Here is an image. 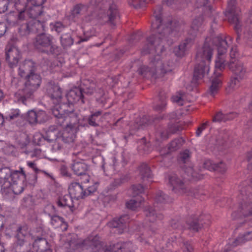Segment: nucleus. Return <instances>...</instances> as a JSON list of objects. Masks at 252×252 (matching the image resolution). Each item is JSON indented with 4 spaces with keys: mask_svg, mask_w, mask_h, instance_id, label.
<instances>
[{
    "mask_svg": "<svg viewBox=\"0 0 252 252\" xmlns=\"http://www.w3.org/2000/svg\"><path fill=\"white\" fill-rule=\"evenodd\" d=\"M162 8L160 5L157 7L154 12L155 21L152 24L153 32H155L147 39V43L141 49V53L146 55L151 53H157L155 57L157 77H162L171 72L173 66L169 62L162 63L160 60L159 54L164 50L162 44L167 34L170 31V28L165 27L162 24L161 17Z\"/></svg>",
    "mask_w": 252,
    "mask_h": 252,
    "instance_id": "obj_1",
    "label": "nucleus"
},
{
    "mask_svg": "<svg viewBox=\"0 0 252 252\" xmlns=\"http://www.w3.org/2000/svg\"><path fill=\"white\" fill-rule=\"evenodd\" d=\"M212 55L213 49L206 41L196 54V58L198 63L194 67V79L196 80L202 79L208 74L209 71V63L211 60Z\"/></svg>",
    "mask_w": 252,
    "mask_h": 252,
    "instance_id": "obj_2",
    "label": "nucleus"
},
{
    "mask_svg": "<svg viewBox=\"0 0 252 252\" xmlns=\"http://www.w3.org/2000/svg\"><path fill=\"white\" fill-rule=\"evenodd\" d=\"M54 37L50 34L41 33L37 34L33 39V45L39 52L48 55H57L59 47L54 43Z\"/></svg>",
    "mask_w": 252,
    "mask_h": 252,
    "instance_id": "obj_3",
    "label": "nucleus"
},
{
    "mask_svg": "<svg viewBox=\"0 0 252 252\" xmlns=\"http://www.w3.org/2000/svg\"><path fill=\"white\" fill-rule=\"evenodd\" d=\"M25 81L23 89L19 91L20 97L18 101L25 105L32 98L34 92L40 86L41 82L40 76L37 74H28L24 77Z\"/></svg>",
    "mask_w": 252,
    "mask_h": 252,
    "instance_id": "obj_4",
    "label": "nucleus"
},
{
    "mask_svg": "<svg viewBox=\"0 0 252 252\" xmlns=\"http://www.w3.org/2000/svg\"><path fill=\"white\" fill-rule=\"evenodd\" d=\"M90 4L95 7L96 10H106L105 17L106 21L111 25H115V21L120 18L119 10L113 0H91Z\"/></svg>",
    "mask_w": 252,
    "mask_h": 252,
    "instance_id": "obj_5",
    "label": "nucleus"
},
{
    "mask_svg": "<svg viewBox=\"0 0 252 252\" xmlns=\"http://www.w3.org/2000/svg\"><path fill=\"white\" fill-rule=\"evenodd\" d=\"M67 123L61 127L64 128L62 131L61 135L59 137L58 140H61L65 143H72L75 138L76 134L79 128V116L75 117L73 116L70 118H67Z\"/></svg>",
    "mask_w": 252,
    "mask_h": 252,
    "instance_id": "obj_6",
    "label": "nucleus"
},
{
    "mask_svg": "<svg viewBox=\"0 0 252 252\" xmlns=\"http://www.w3.org/2000/svg\"><path fill=\"white\" fill-rule=\"evenodd\" d=\"M213 42L217 47L218 50V56L215 63L216 70L214 72L221 73L226 65L225 54L226 53L228 47L227 42L225 39L220 36L214 37Z\"/></svg>",
    "mask_w": 252,
    "mask_h": 252,
    "instance_id": "obj_7",
    "label": "nucleus"
},
{
    "mask_svg": "<svg viewBox=\"0 0 252 252\" xmlns=\"http://www.w3.org/2000/svg\"><path fill=\"white\" fill-rule=\"evenodd\" d=\"M18 25V32L22 36H27L31 34L44 31L45 27L44 22L37 19H32L23 23L20 22Z\"/></svg>",
    "mask_w": 252,
    "mask_h": 252,
    "instance_id": "obj_8",
    "label": "nucleus"
},
{
    "mask_svg": "<svg viewBox=\"0 0 252 252\" xmlns=\"http://www.w3.org/2000/svg\"><path fill=\"white\" fill-rule=\"evenodd\" d=\"M21 58V52L18 48L10 45L6 47L5 60L10 68L16 67Z\"/></svg>",
    "mask_w": 252,
    "mask_h": 252,
    "instance_id": "obj_9",
    "label": "nucleus"
},
{
    "mask_svg": "<svg viewBox=\"0 0 252 252\" xmlns=\"http://www.w3.org/2000/svg\"><path fill=\"white\" fill-rule=\"evenodd\" d=\"M88 168V165L83 160H74L71 165L72 170L76 175L83 176L85 183L90 180V176L87 173Z\"/></svg>",
    "mask_w": 252,
    "mask_h": 252,
    "instance_id": "obj_10",
    "label": "nucleus"
},
{
    "mask_svg": "<svg viewBox=\"0 0 252 252\" xmlns=\"http://www.w3.org/2000/svg\"><path fill=\"white\" fill-rule=\"evenodd\" d=\"M130 190L132 197L126 202V205H137L145 202V199L140 195L144 191V188L141 185H132Z\"/></svg>",
    "mask_w": 252,
    "mask_h": 252,
    "instance_id": "obj_11",
    "label": "nucleus"
},
{
    "mask_svg": "<svg viewBox=\"0 0 252 252\" xmlns=\"http://www.w3.org/2000/svg\"><path fill=\"white\" fill-rule=\"evenodd\" d=\"M46 91L54 104H58L61 102L62 92L61 88L58 85L54 83H48L46 86Z\"/></svg>",
    "mask_w": 252,
    "mask_h": 252,
    "instance_id": "obj_12",
    "label": "nucleus"
},
{
    "mask_svg": "<svg viewBox=\"0 0 252 252\" xmlns=\"http://www.w3.org/2000/svg\"><path fill=\"white\" fill-rule=\"evenodd\" d=\"M229 69L233 72L234 76L239 79H245L246 77L247 69L243 63L238 60L230 61L228 63Z\"/></svg>",
    "mask_w": 252,
    "mask_h": 252,
    "instance_id": "obj_13",
    "label": "nucleus"
},
{
    "mask_svg": "<svg viewBox=\"0 0 252 252\" xmlns=\"http://www.w3.org/2000/svg\"><path fill=\"white\" fill-rule=\"evenodd\" d=\"M35 63L31 60H25L20 64L18 72L21 77L24 78L28 74L35 73Z\"/></svg>",
    "mask_w": 252,
    "mask_h": 252,
    "instance_id": "obj_14",
    "label": "nucleus"
},
{
    "mask_svg": "<svg viewBox=\"0 0 252 252\" xmlns=\"http://www.w3.org/2000/svg\"><path fill=\"white\" fill-rule=\"evenodd\" d=\"M169 183L175 193L183 194L186 192V188L184 182L176 174H172L169 176Z\"/></svg>",
    "mask_w": 252,
    "mask_h": 252,
    "instance_id": "obj_15",
    "label": "nucleus"
},
{
    "mask_svg": "<svg viewBox=\"0 0 252 252\" xmlns=\"http://www.w3.org/2000/svg\"><path fill=\"white\" fill-rule=\"evenodd\" d=\"M52 114L56 118L55 123L59 126L64 125L65 123H67V118H70L73 116L75 117L78 116V114L74 111L61 114L57 108H54L52 110Z\"/></svg>",
    "mask_w": 252,
    "mask_h": 252,
    "instance_id": "obj_16",
    "label": "nucleus"
},
{
    "mask_svg": "<svg viewBox=\"0 0 252 252\" xmlns=\"http://www.w3.org/2000/svg\"><path fill=\"white\" fill-rule=\"evenodd\" d=\"M191 34V37L187 38L177 47L174 48V52L177 56L183 57L187 49L192 45L195 35L193 34Z\"/></svg>",
    "mask_w": 252,
    "mask_h": 252,
    "instance_id": "obj_17",
    "label": "nucleus"
},
{
    "mask_svg": "<svg viewBox=\"0 0 252 252\" xmlns=\"http://www.w3.org/2000/svg\"><path fill=\"white\" fill-rule=\"evenodd\" d=\"M139 74L145 77H157V68L155 58L152 59L149 63V66L143 65L138 69Z\"/></svg>",
    "mask_w": 252,
    "mask_h": 252,
    "instance_id": "obj_18",
    "label": "nucleus"
},
{
    "mask_svg": "<svg viewBox=\"0 0 252 252\" xmlns=\"http://www.w3.org/2000/svg\"><path fill=\"white\" fill-rule=\"evenodd\" d=\"M46 113L44 111L35 112L33 110H31L27 113L26 120L29 124L33 125L43 122Z\"/></svg>",
    "mask_w": 252,
    "mask_h": 252,
    "instance_id": "obj_19",
    "label": "nucleus"
},
{
    "mask_svg": "<svg viewBox=\"0 0 252 252\" xmlns=\"http://www.w3.org/2000/svg\"><path fill=\"white\" fill-rule=\"evenodd\" d=\"M69 193L73 198L77 200L85 197V191L82 186L77 182H73L68 187Z\"/></svg>",
    "mask_w": 252,
    "mask_h": 252,
    "instance_id": "obj_20",
    "label": "nucleus"
},
{
    "mask_svg": "<svg viewBox=\"0 0 252 252\" xmlns=\"http://www.w3.org/2000/svg\"><path fill=\"white\" fill-rule=\"evenodd\" d=\"M66 98L69 104H74L79 100H81L82 103H85L82 91L79 88L70 90L66 94Z\"/></svg>",
    "mask_w": 252,
    "mask_h": 252,
    "instance_id": "obj_21",
    "label": "nucleus"
},
{
    "mask_svg": "<svg viewBox=\"0 0 252 252\" xmlns=\"http://www.w3.org/2000/svg\"><path fill=\"white\" fill-rule=\"evenodd\" d=\"M29 5L28 7L26 12V20L29 18L33 19H36L39 16L43 14V6L31 4Z\"/></svg>",
    "mask_w": 252,
    "mask_h": 252,
    "instance_id": "obj_22",
    "label": "nucleus"
},
{
    "mask_svg": "<svg viewBox=\"0 0 252 252\" xmlns=\"http://www.w3.org/2000/svg\"><path fill=\"white\" fill-rule=\"evenodd\" d=\"M221 73L220 72H214L213 76L211 77L212 84L209 88L210 94L214 96L221 86Z\"/></svg>",
    "mask_w": 252,
    "mask_h": 252,
    "instance_id": "obj_23",
    "label": "nucleus"
},
{
    "mask_svg": "<svg viewBox=\"0 0 252 252\" xmlns=\"http://www.w3.org/2000/svg\"><path fill=\"white\" fill-rule=\"evenodd\" d=\"M15 9L19 14L20 18H26V12L29 5L28 0H11Z\"/></svg>",
    "mask_w": 252,
    "mask_h": 252,
    "instance_id": "obj_24",
    "label": "nucleus"
},
{
    "mask_svg": "<svg viewBox=\"0 0 252 252\" xmlns=\"http://www.w3.org/2000/svg\"><path fill=\"white\" fill-rule=\"evenodd\" d=\"M33 248L37 252H52L47 241L43 238L36 239L33 244Z\"/></svg>",
    "mask_w": 252,
    "mask_h": 252,
    "instance_id": "obj_25",
    "label": "nucleus"
},
{
    "mask_svg": "<svg viewBox=\"0 0 252 252\" xmlns=\"http://www.w3.org/2000/svg\"><path fill=\"white\" fill-rule=\"evenodd\" d=\"M10 183V185L8 187V189H10V192L7 193L6 197L8 199L9 196H12V192L15 194H19L23 192L24 189V182H23L22 180L18 181L16 183H11L10 181H8Z\"/></svg>",
    "mask_w": 252,
    "mask_h": 252,
    "instance_id": "obj_26",
    "label": "nucleus"
},
{
    "mask_svg": "<svg viewBox=\"0 0 252 252\" xmlns=\"http://www.w3.org/2000/svg\"><path fill=\"white\" fill-rule=\"evenodd\" d=\"M87 10V7L82 4H77L73 6L70 10L69 19L73 21H76L83 13Z\"/></svg>",
    "mask_w": 252,
    "mask_h": 252,
    "instance_id": "obj_27",
    "label": "nucleus"
},
{
    "mask_svg": "<svg viewBox=\"0 0 252 252\" xmlns=\"http://www.w3.org/2000/svg\"><path fill=\"white\" fill-rule=\"evenodd\" d=\"M26 20V18H20L19 14H16L14 12H10L5 16V21L9 26H15L20 24L22 21Z\"/></svg>",
    "mask_w": 252,
    "mask_h": 252,
    "instance_id": "obj_28",
    "label": "nucleus"
},
{
    "mask_svg": "<svg viewBox=\"0 0 252 252\" xmlns=\"http://www.w3.org/2000/svg\"><path fill=\"white\" fill-rule=\"evenodd\" d=\"M238 9L234 10L233 12L227 13L226 15L228 17L229 22L234 25V29L238 33L241 29V25L239 21Z\"/></svg>",
    "mask_w": 252,
    "mask_h": 252,
    "instance_id": "obj_29",
    "label": "nucleus"
},
{
    "mask_svg": "<svg viewBox=\"0 0 252 252\" xmlns=\"http://www.w3.org/2000/svg\"><path fill=\"white\" fill-rule=\"evenodd\" d=\"M28 235L29 231L26 226L19 227L16 235L17 243L20 246L23 245Z\"/></svg>",
    "mask_w": 252,
    "mask_h": 252,
    "instance_id": "obj_30",
    "label": "nucleus"
},
{
    "mask_svg": "<svg viewBox=\"0 0 252 252\" xmlns=\"http://www.w3.org/2000/svg\"><path fill=\"white\" fill-rule=\"evenodd\" d=\"M145 214L147 219L152 222H155L157 220H161L162 216L160 214L157 215L151 206H146L145 209Z\"/></svg>",
    "mask_w": 252,
    "mask_h": 252,
    "instance_id": "obj_31",
    "label": "nucleus"
},
{
    "mask_svg": "<svg viewBox=\"0 0 252 252\" xmlns=\"http://www.w3.org/2000/svg\"><path fill=\"white\" fill-rule=\"evenodd\" d=\"M237 116V114L234 113H230L228 114L224 115L221 112L217 113L213 118V122H225L227 120H232Z\"/></svg>",
    "mask_w": 252,
    "mask_h": 252,
    "instance_id": "obj_32",
    "label": "nucleus"
},
{
    "mask_svg": "<svg viewBox=\"0 0 252 252\" xmlns=\"http://www.w3.org/2000/svg\"><path fill=\"white\" fill-rule=\"evenodd\" d=\"M26 177V175L23 168L21 167L20 170H14L12 171L10 182L11 183H16L20 180H22L23 182H25Z\"/></svg>",
    "mask_w": 252,
    "mask_h": 252,
    "instance_id": "obj_33",
    "label": "nucleus"
},
{
    "mask_svg": "<svg viewBox=\"0 0 252 252\" xmlns=\"http://www.w3.org/2000/svg\"><path fill=\"white\" fill-rule=\"evenodd\" d=\"M95 84L92 81H86L84 82L82 87L80 89L82 91V94H84L91 95L92 94L95 89Z\"/></svg>",
    "mask_w": 252,
    "mask_h": 252,
    "instance_id": "obj_34",
    "label": "nucleus"
},
{
    "mask_svg": "<svg viewBox=\"0 0 252 252\" xmlns=\"http://www.w3.org/2000/svg\"><path fill=\"white\" fill-rule=\"evenodd\" d=\"M155 200L157 204L173 203L172 199L162 191H159L157 193Z\"/></svg>",
    "mask_w": 252,
    "mask_h": 252,
    "instance_id": "obj_35",
    "label": "nucleus"
},
{
    "mask_svg": "<svg viewBox=\"0 0 252 252\" xmlns=\"http://www.w3.org/2000/svg\"><path fill=\"white\" fill-rule=\"evenodd\" d=\"M128 219V217L127 215H124L120 217L119 219H115L112 221L109 222L107 224L110 227L117 228V227H123L124 224L126 223Z\"/></svg>",
    "mask_w": 252,
    "mask_h": 252,
    "instance_id": "obj_36",
    "label": "nucleus"
},
{
    "mask_svg": "<svg viewBox=\"0 0 252 252\" xmlns=\"http://www.w3.org/2000/svg\"><path fill=\"white\" fill-rule=\"evenodd\" d=\"M154 121L151 120L149 116H144L141 118L139 123L137 122L134 125V130H137L140 128H144L146 126L152 124Z\"/></svg>",
    "mask_w": 252,
    "mask_h": 252,
    "instance_id": "obj_37",
    "label": "nucleus"
},
{
    "mask_svg": "<svg viewBox=\"0 0 252 252\" xmlns=\"http://www.w3.org/2000/svg\"><path fill=\"white\" fill-rule=\"evenodd\" d=\"M139 170L141 178L143 180H148L152 177L150 168L146 163H142L139 167Z\"/></svg>",
    "mask_w": 252,
    "mask_h": 252,
    "instance_id": "obj_38",
    "label": "nucleus"
},
{
    "mask_svg": "<svg viewBox=\"0 0 252 252\" xmlns=\"http://www.w3.org/2000/svg\"><path fill=\"white\" fill-rule=\"evenodd\" d=\"M170 135L167 126L160 128L156 134L157 140L160 141L167 139Z\"/></svg>",
    "mask_w": 252,
    "mask_h": 252,
    "instance_id": "obj_39",
    "label": "nucleus"
},
{
    "mask_svg": "<svg viewBox=\"0 0 252 252\" xmlns=\"http://www.w3.org/2000/svg\"><path fill=\"white\" fill-rule=\"evenodd\" d=\"M244 38L247 44L252 47V23L247 25L245 28Z\"/></svg>",
    "mask_w": 252,
    "mask_h": 252,
    "instance_id": "obj_40",
    "label": "nucleus"
},
{
    "mask_svg": "<svg viewBox=\"0 0 252 252\" xmlns=\"http://www.w3.org/2000/svg\"><path fill=\"white\" fill-rule=\"evenodd\" d=\"M183 142L184 140L182 138H176L172 140L168 145L169 151L166 154L177 150L182 146Z\"/></svg>",
    "mask_w": 252,
    "mask_h": 252,
    "instance_id": "obj_41",
    "label": "nucleus"
},
{
    "mask_svg": "<svg viewBox=\"0 0 252 252\" xmlns=\"http://www.w3.org/2000/svg\"><path fill=\"white\" fill-rule=\"evenodd\" d=\"M159 103L154 106V109L157 111H163L166 105V96L164 92H160L159 94Z\"/></svg>",
    "mask_w": 252,
    "mask_h": 252,
    "instance_id": "obj_42",
    "label": "nucleus"
},
{
    "mask_svg": "<svg viewBox=\"0 0 252 252\" xmlns=\"http://www.w3.org/2000/svg\"><path fill=\"white\" fill-rule=\"evenodd\" d=\"M101 111H97L92 114L88 118V123L90 126L96 127L99 126L97 122L98 117L102 114Z\"/></svg>",
    "mask_w": 252,
    "mask_h": 252,
    "instance_id": "obj_43",
    "label": "nucleus"
},
{
    "mask_svg": "<svg viewBox=\"0 0 252 252\" xmlns=\"http://www.w3.org/2000/svg\"><path fill=\"white\" fill-rule=\"evenodd\" d=\"M61 43L64 49L70 47L73 44V39L69 34H65L60 37Z\"/></svg>",
    "mask_w": 252,
    "mask_h": 252,
    "instance_id": "obj_44",
    "label": "nucleus"
},
{
    "mask_svg": "<svg viewBox=\"0 0 252 252\" xmlns=\"http://www.w3.org/2000/svg\"><path fill=\"white\" fill-rule=\"evenodd\" d=\"M12 171L9 168L4 167L0 169V183H4L6 181H9L8 180L11 178Z\"/></svg>",
    "mask_w": 252,
    "mask_h": 252,
    "instance_id": "obj_45",
    "label": "nucleus"
},
{
    "mask_svg": "<svg viewBox=\"0 0 252 252\" xmlns=\"http://www.w3.org/2000/svg\"><path fill=\"white\" fill-rule=\"evenodd\" d=\"M51 223L54 227H58L59 226L64 225L63 229H67V225L63 221L62 218L58 216H54L52 217L51 220Z\"/></svg>",
    "mask_w": 252,
    "mask_h": 252,
    "instance_id": "obj_46",
    "label": "nucleus"
},
{
    "mask_svg": "<svg viewBox=\"0 0 252 252\" xmlns=\"http://www.w3.org/2000/svg\"><path fill=\"white\" fill-rule=\"evenodd\" d=\"M203 22V18L202 16H200L193 20L191 27L193 30V32L191 34L196 35V32L199 30V28L202 26Z\"/></svg>",
    "mask_w": 252,
    "mask_h": 252,
    "instance_id": "obj_47",
    "label": "nucleus"
},
{
    "mask_svg": "<svg viewBox=\"0 0 252 252\" xmlns=\"http://www.w3.org/2000/svg\"><path fill=\"white\" fill-rule=\"evenodd\" d=\"M185 172L187 174L190 179L192 180H199L201 179V176L194 171V169L191 167H187L185 169Z\"/></svg>",
    "mask_w": 252,
    "mask_h": 252,
    "instance_id": "obj_48",
    "label": "nucleus"
},
{
    "mask_svg": "<svg viewBox=\"0 0 252 252\" xmlns=\"http://www.w3.org/2000/svg\"><path fill=\"white\" fill-rule=\"evenodd\" d=\"M128 4L135 8H139L145 7L147 3L145 0H128Z\"/></svg>",
    "mask_w": 252,
    "mask_h": 252,
    "instance_id": "obj_49",
    "label": "nucleus"
},
{
    "mask_svg": "<svg viewBox=\"0 0 252 252\" xmlns=\"http://www.w3.org/2000/svg\"><path fill=\"white\" fill-rule=\"evenodd\" d=\"M70 194H66L62 196H60L57 201V205H69L71 203L72 198Z\"/></svg>",
    "mask_w": 252,
    "mask_h": 252,
    "instance_id": "obj_50",
    "label": "nucleus"
},
{
    "mask_svg": "<svg viewBox=\"0 0 252 252\" xmlns=\"http://www.w3.org/2000/svg\"><path fill=\"white\" fill-rule=\"evenodd\" d=\"M138 150L140 154H147L151 150L150 144L146 143L143 141L141 142V144L138 146Z\"/></svg>",
    "mask_w": 252,
    "mask_h": 252,
    "instance_id": "obj_51",
    "label": "nucleus"
},
{
    "mask_svg": "<svg viewBox=\"0 0 252 252\" xmlns=\"http://www.w3.org/2000/svg\"><path fill=\"white\" fill-rule=\"evenodd\" d=\"M51 28L52 31H55L59 33L63 31L65 28V26L61 22H56L54 23L51 24Z\"/></svg>",
    "mask_w": 252,
    "mask_h": 252,
    "instance_id": "obj_52",
    "label": "nucleus"
},
{
    "mask_svg": "<svg viewBox=\"0 0 252 252\" xmlns=\"http://www.w3.org/2000/svg\"><path fill=\"white\" fill-rule=\"evenodd\" d=\"M190 154L189 151L186 150L180 154L179 161L180 163H187L189 161Z\"/></svg>",
    "mask_w": 252,
    "mask_h": 252,
    "instance_id": "obj_53",
    "label": "nucleus"
},
{
    "mask_svg": "<svg viewBox=\"0 0 252 252\" xmlns=\"http://www.w3.org/2000/svg\"><path fill=\"white\" fill-rule=\"evenodd\" d=\"M10 183L7 181L2 184H1V183H0V190H1V193L5 199H7V193H9L10 192V189H8V187L10 186Z\"/></svg>",
    "mask_w": 252,
    "mask_h": 252,
    "instance_id": "obj_54",
    "label": "nucleus"
},
{
    "mask_svg": "<svg viewBox=\"0 0 252 252\" xmlns=\"http://www.w3.org/2000/svg\"><path fill=\"white\" fill-rule=\"evenodd\" d=\"M244 79H239L238 77L234 76L232 77L230 80L229 84V88H231L232 90L235 89L239 86L240 82Z\"/></svg>",
    "mask_w": 252,
    "mask_h": 252,
    "instance_id": "obj_55",
    "label": "nucleus"
},
{
    "mask_svg": "<svg viewBox=\"0 0 252 252\" xmlns=\"http://www.w3.org/2000/svg\"><path fill=\"white\" fill-rule=\"evenodd\" d=\"M188 224L189 228L195 232L198 231L202 227V225H201L198 221L196 220L189 221Z\"/></svg>",
    "mask_w": 252,
    "mask_h": 252,
    "instance_id": "obj_56",
    "label": "nucleus"
},
{
    "mask_svg": "<svg viewBox=\"0 0 252 252\" xmlns=\"http://www.w3.org/2000/svg\"><path fill=\"white\" fill-rule=\"evenodd\" d=\"M55 129L56 128L54 126H50L46 132V136L45 139L50 142L53 141L54 140L56 135L54 134V136H52V135Z\"/></svg>",
    "mask_w": 252,
    "mask_h": 252,
    "instance_id": "obj_57",
    "label": "nucleus"
},
{
    "mask_svg": "<svg viewBox=\"0 0 252 252\" xmlns=\"http://www.w3.org/2000/svg\"><path fill=\"white\" fill-rule=\"evenodd\" d=\"M167 127L168 129L170 135L176 133L177 132L180 131L181 129V126H180L177 124H169Z\"/></svg>",
    "mask_w": 252,
    "mask_h": 252,
    "instance_id": "obj_58",
    "label": "nucleus"
},
{
    "mask_svg": "<svg viewBox=\"0 0 252 252\" xmlns=\"http://www.w3.org/2000/svg\"><path fill=\"white\" fill-rule=\"evenodd\" d=\"M172 101L176 103L180 106H182L184 105V99L183 98V95L181 94H179L175 95H174L171 98Z\"/></svg>",
    "mask_w": 252,
    "mask_h": 252,
    "instance_id": "obj_59",
    "label": "nucleus"
},
{
    "mask_svg": "<svg viewBox=\"0 0 252 252\" xmlns=\"http://www.w3.org/2000/svg\"><path fill=\"white\" fill-rule=\"evenodd\" d=\"M215 163L210 160H206L203 163V168L209 171H215Z\"/></svg>",
    "mask_w": 252,
    "mask_h": 252,
    "instance_id": "obj_60",
    "label": "nucleus"
},
{
    "mask_svg": "<svg viewBox=\"0 0 252 252\" xmlns=\"http://www.w3.org/2000/svg\"><path fill=\"white\" fill-rule=\"evenodd\" d=\"M236 0H229L228 1V5L226 9V13H232L234 10H237L238 9L235 6Z\"/></svg>",
    "mask_w": 252,
    "mask_h": 252,
    "instance_id": "obj_61",
    "label": "nucleus"
},
{
    "mask_svg": "<svg viewBox=\"0 0 252 252\" xmlns=\"http://www.w3.org/2000/svg\"><path fill=\"white\" fill-rule=\"evenodd\" d=\"M9 1L11 0H0V13H4L7 10Z\"/></svg>",
    "mask_w": 252,
    "mask_h": 252,
    "instance_id": "obj_62",
    "label": "nucleus"
},
{
    "mask_svg": "<svg viewBox=\"0 0 252 252\" xmlns=\"http://www.w3.org/2000/svg\"><path fill=\"white\" fill-rule=\"evenodd\" d=\"M252 239V232H248L246 234L243 235V236L239 237L236 241L238 242V243H241L245 242L247 241H249Z\"/></svg>",
    "mask_w": 252,
    "mask_h": 252,
    "instance_id": "obj_63",
    "label": "nucleus"
},
{
    "mask_svg": "<svg viewBox=\"0 0 252 252\" xmlns=\"http://www.w3.org/2000/svg\"><path fill=\"white\" fill-rule=\"evenodd\" d=\"M19 115V110L18 109L12 110L11 113L5 117V120L11 121L17 118Z\"/></svg>",
    "mask_w": 252,
    "mask_h": 252,
    "instance_id": "obj_64",
    "label": "nucleus"
}]
</instances>
